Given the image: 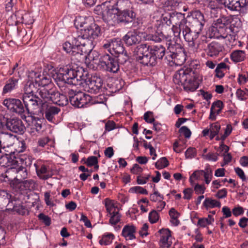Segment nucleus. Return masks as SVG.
<instances>
[{
  "instance_id": "43",
  "label": "nucleus",
  "mask_w": 248,
  "mask_h": 248,
  "mask_svg": "<svg viewBox=\"0 0 248 248\" xmlns=\"http://www.w3.org/2000/svg\"><path fill=\"white\" fill-rule=\"evenodd\" d=\"M114 235L112 233H108L104 235L101 240H99V244L101 245H108L110 244L114 239Z\"/></svg>"
},
{
  "instance_id": "17",
  "label": "nucleus",
  "mask_w": 248,
  "mask_h": 248,
  "mask_svg": "<svg viewBox=\"0 0 248 248\" xmlns=\"http://www.w3.org/2000/svg\"><path fill=\"white\" fill-rule=\"evenodd\" d=\"M223 46L218 42H212L207 45L205 49L207 55L210 57H216L222 51Z\"/></svg>"
},
{
  "instance_id": "26",
  "label": "nucleus",
  "mask_w": 248,
  "mask_h": 248,
  "mask_svg": "<svg viewBox=\"0 0 248 248\" xmlns=\"http://www.w3.org/2000/svg\"><path fill=\"white\" fill-rule=\"evenodd\" d=\"M158 232L161 234L160 242L162 247L169 248L170 244L168 243L169 238L171 236V232L168 229H162Z\"/></svg>"
},
{
  "instance_id": "62",
  "label": "nucleus",
  "mask_w": 248,
  "mask_h": 248,
  "mask_svg": "<svg viewBox=\"0 0 248 248\" xmlns=\"http://www.w3.org/2000/svg\"><path fill=\"white\" fill-rule=\"evenodd\" d=\"M193 190L191 188H187L183 190L184 194V199L189 200L191 198Z\"/></svg>"
},
{
  "instance_id": "40",
  "label": "nucleus",
  "mask_w": 248,
  "mask_h": 248,
  "mask_svg": "<svg viewBox=\"0 0 248 248\" xmlns=\"http://www.w3.org/2000/svg\"><path fill=\"white\" fill-rule=\"evenodd\" d=\"M219 29H220L219 27L216 26L214 25H212V26L210 27L209 29V34L208 38H219Z\"/></svg>"
},
{
  "instance_id": "45",
  "label": "nucleus",
  "mask_w": 248,
  "mask_h": 248,
  "mask_svg": "<svg viewBox=\"0 0 248 248\" xmlns=\"http://www.w3.org/2000/svg\"><path fill=\"white\" fill-rule=\"evenodd\" d=\"M117 55L115 57H116V60L118 61V64L119 65L124 64L129 59V56L126 51Z\"/></svg>"
},
{
  "instance_id": "33",
  "label": "nucleus",
  "mask_w": 248,
  "mask_h": 248,
  "mask_svg": "<svg viewBox=\"0 0 248 248\" xmlns=\"http://www.w3.org/2000/svg\"><path fill=\"white\" fill-rule=\"evenodd\" d=\"M245 57V53L243 50H234L231 54V59L235 62H238L244 61Z\"/></svg>"
},
{
  "instance_id": "12",
  "label": "nucleus",
  "mask_w": 248,
  "mask_h": 248,
  "mask_svg": "<svg viewBox=\"0 0 248 248\" xmlns=\"http://www.w3.org/2000/svg\"><path fill=\"white\" fill-rule=\"evenodd\" d=\"M117 61L116 57L113 55L105 53L101 55L99 65H100L104 70L115 73L119 70Z\"/></svg>"
},
{
  "instance_id": "60",
  "label": "nucleus",
  "mask_w": 248,
  "mask_h": 248,
  "mask_svg": "<svg viewBox=\"0 0 248 248\" xmlns=\"http://www.w3.org/2000/svg\"><path fill=\"white\" fill-rule=\"evenodd\" d=\"M153 112L151 111H147L144 114V119L148 123H153L155 122V120L152 116Z\"/></svg>"
},
{
  "instance_id": "37",
  "label": "nucleus",
  "mask_w": 248,
  "mask_h": 248,
  "mask_svg": "<svg viewBox=\"0 0 248 248\" xmlns=\"http://www.w3.org/2000/svg\"><path fill=\"white\" fill-rule=\"evenodd\" d=\"M220 129V125L218 123H213L210 124V139L212 140L216 136H217Z\"/></svg>"
},
{
  "instance_id": "19",
  "label": "nucleus",
  "mask_w": 248,
  "mask_h": 248,
  "mask_svg": "<svg viewBox=\"0 0 248 248\" xmlns=\"http://www.w3.org/2000/svg\"><path fill=\"white\" fill-rule=\"evenodd\" d=\"M123 40L127 46H131L139 43L140 37L136 32L129 31L123 37Z\"/></svg>"
},
{
  "instance_id": "63",
  "label": "nucleus",
  "mask_w": 248,
  "mask_h": 248,
  "mask_svg": "<svg viewBox=\"0 0 248 248\" xmlns=\"http://www.w3.org/2000/svg\"><path fill=\"white\" fill-rule=\"evenodd\" d=\"M227 191L225 188L219 190L215 195L216 197L218 199H223L227 196Z\"/></svg>"
},
{
  "instance_id": "7",
  "label": "nucleus",
  "mask_w": 248,
  "mask_h": 248,
  "mask_svg": "<svg viewBox=\"0 0 248 248\" xmlns=\"http://www.w3.org/2000/svg\"><path fill=\"white\" fill-rule=\"evenodd\" d=\"M0 124L2 127L5 126L8 130L17 134L22 135L26 130L23 122L18 118L2 116L0 118Z\"/></svg>"
},
{
  "instance_id": "36",
  "label": "nucleus",
  "mask_w": 248,
  "mask_h": 248,
  "mask_svg": "<svg viewBox=\"0 0 248 248\" xmlns=\"http://www.w3.org/2000/svg\"><path fill=\"white\" fill-rule=\"evenodd\" d=\"M45 121L44 119L33 117L32 119V128L35 129L36 131L40 132L42 128L43 122Z\"/></svg>"
},
{
  "instance_id": "32",
  "label": "nucleus",
  "mask_w": 248,
  "mask_h": 248,
  "mask_svg": "<svg viewBox=\"0 0 248 248\" xmlns=\"http://www.w3.org/2000/svg\"><path fill=\"white\" fill-rule=\"evenodd\" d=\"M11 198V195L6 190H0V208L2 209L5 207Z\"/></svg>"
},
{
  "instance_id": "54",
  "label": "nucleus",
  "mask_w": 248,
  "mask_h": 248,
  "mask_svg": "<svg viewBox=\"0 0 248 248\" xmlns=\"http://www.w3.org/2000/svg\"><path fill=\"white\" fill-rule=\"evenodd\" d=\"M197 155L196 150L195 148L189 147L185 152V157L186 159H192Z\"/></svg>"
},
{
  "instance_id": "8",
  "label": "nucleus",
  "mask_w": 248,
  "mask_h": 248,
  "mask_svg": "<svg viewBox=\"0 0 248 248\" xmlns=\"http://www.w3.org/2000/svg\"><path fill=\"white\" fill-rule=\"evenodd\" d=\"M68 95L70 103L77 108H83L95 103V101H93L92 97L90 95L82 92L75 93L71 90L69 91Z\"/></svg>"
},
{
  "instance_id": "27",
  "label": "nucleus",
  "mask_w": 248,
  "mask_h": 248,
  "mask_svg": "<svg viewBox=\"0 0 248 248\" xmlns=\"http://www.w3.org/2000/svg\"><path fill=\"white\" fill-rule=\"evenodd\" d=\"M35 183L33 180L31 179L23 180L20 182L16 183V185L13 186L15 189H19L20 190H26L27 189L33 188Z\"/></svg>"
},
{
  "instance_id": "64",
  "label": "nucleus",
  "mask_w": 248,
  "mask_h": 248,
  "mask_svg": "<svg viewBox=\"0 0 248 248\" xmlns=\"http://www.w3.org/2000/svg\"><path fill=\"white\" fill-rule=\"evenodd\" d=\"M116 128V124L112 121H108L105 124V130L108 131H111Z\"/></svg>"
},
{
  "instance_id": "22",
  "label": "nucleus",
  "mask_w": 248,
  "mask_h": 248,
  "mask_svg": "<svg viewBox=\"0 0 248 248\" xmlns=\"http://www.w3.org/2000/svg\"><path fill=\"white\" fill-rule=\"evenodd\" d=\"M51 102L58 106H64L68 104V100L66 95L55 90Z\"/></svg>"
},
{
  "instance_id": "28",
  "label": "nucleus",
  "mask_w": 248,
  "mask_h": 248,
  "mask_svg": "<svg viewBox=\"0 0 248 248\" xmlns=\"http://www.w3.org/2000/svg\"><path fill=\"white\" fill-rule=\"evenodd\" d=\"M167 37V35H166L162 31H158L154 34H147L145 39L148 41H153L155 43H158L161 42L164 39L166 40Z\"/></svg>"
},
{
  "instance_id": "5",
  "label": "nucleus",
  "mask_w": 248,
  "mask_h": 248,
  "mask_svg": "<svg viewBox=\"0 0 248 248\" xmlns=\"http://www.w3.org/2000/svg\"><path fill=\"white\" fill-rule=\"evenodd\" d=\"M85 71L82 67L75 68L70 65H66L60 68L58 73L53 75L54 78L59 82H62L69 85H81Z\"/></svg>"
},
{
  "instance_id": "2",
  "label": "nucleus",
  "mask_w": 248,
  "mask_h": 248,
  "mask_svg": "<svg viewBox=\"0 0 248 248\" xmlns=\"http://www.w3.org/2000/svg\"><path fill=\"white\" fill-rule=\"evenodd\" d=\"M134 53L137 62L144 66L153 67L163 59L166 54V50L162 45L141 44L135 47Z\"/></svg>"
},
{
  "instance_id": "52",
  "label": "nucleus",
  "mask_w": 248,
  "mask_h": 248,
  "mask_svg": "<svg viewBox=\"0 0 248 248\" xmlns=\"http://www.w3.org/2000/svg\"><path fill=\"white\" fill-rule=\"evenodd\" d=\"M0 163H1V161H3L5 162V164L2 166H10L16 164L17 163V161L14 159H12L11 157H9L8 156L2 157L0 159Z\"/></svg>"
},
{
  "instance_id": "44",
  "label": "nucleus",
  "mask_w": 248,
  "mask_h": 248,
  "mask_svg": "<svg viewBox=\"0 0 248 248\" xmlns=\"http://www.w3.org/2000/svg\"><path fill=\"white\" fill-rule=\"evenodd\" d=\"M133 19L130 21V23L131 24V27L136 29L140 28L143 24L142 18L140 17H136V14L135 13Z\"/></svg>"
},
{
  "instance_id": "18",
  "label": "nucleus",
  "mask_w": 248,
  "mask_h": 248,
  "mask_svg": "<svg viewBox=\"0 0 248 248\" xmlns=\"http://www.w3.org/2000/svg\"><path fill=\"white\" fill-rule=\"evenodd\" d=\"M16 140V136L8 132H0V141L4 149L12 146Z\"/></svg>"
},
{
  "instance_id": "39",
  "label": "nucleus",
  "mask_w": 248,
  "mask_h": 248,
  "mask_svg": "<svg viewBox=\"0 0 248 248\" xmlns=\"http://www.w3.org/2000/svg\"><path fill=\"white\" fill-rule=\"evenodd\" d=\"M232 32L231 27H220L219 30V38H226L228 35H231Z\"/></svg>"
},
{
  "instance_id": "9",
  "label": "nucleus",
  "mask_w": 248,
  "mask_h": 248,
  "mask_svg": "<svg viewBox=\"0 0 248 248\" xmlns=\"http://www.w3.org/2000/svg\"><path fill=\"white\" fill-rule=\"evenodd\" d=\"M88 73L85 71L84 78L82 80V84L86 85L87 91L91 93H97L102 91L104 80L100 76L94 75L91 78L87 77Z\"/></svg>"
},
{
  "instance_id": "61",
  "label": "nucleus",
  "mask_w": 248,
  "mask_h": 248,
  "mask_svg": "<svg viewBox=\"0 0 248 248\" xmlns=\"http://www.w3.org/2000/svg\"><path fill=\"white\" fill-rule=\"evenodd\" d=\"M205 190V187L203 185L197 184L194 186V190L197 195L203 194L204 193Z\"/></svg>"
},
{
  "instance_id": "48",
  "label": "nucleus",
  "mask_w": 248,
  "mask_h": 248,
  "mask_svg": "<svg viewBox=\"0 0 248 248\" xmlns=\"http://www.w3.org/2000/svg\"><path fill=\"white\" fill-rule=\"evenodd\" d=\"M110 215L111 216L109 222L111 225H116L120 221L121 215L118 211H113Z\"/></svg>"
},
{
  "instance_id": "23",
  "label": "nucleus",
  "mask_w": 248,
  "mask_h": 248,
  "mask_svg": "<svg viewBox=\"0 0 248 248\" xmlns=\"http://www.w3.org/2000/svg\"><path fill=\"white\" fill-rule=\"evenodd\" d=\"M111 55H117L122 53L125 51L122 42L119 39H113L112 40Z\"/></svg>"
},
{
  "instance_id": "38",
  "label": "nucleus",
  "mask_w": 248,
  "mask_h": 248,
  "mask_svg": "<svg viewBox=\"0 0 248 248\" xmlns=\"http://www.w3.org/2000/svg\"><path fill=\"white\" fill-rule=\"evenodd\" d=\"M35 86L34 83L31 81H28L25 84L24 87V93H21L20 95H31L34 94V90Z\"/></svg>"
},
{
  "instance_id": "20",
  "label": "nucleus",
  "mask_w": 248,
  "mask_h": 248,
  "mask_svg": "<svg viewBox=\"0 0 248 248\" xmlns=\"http://www.w3.org/2000/svg\"><path fill=\"white\" fill-rule=\"evenodd\" d=\"M32 167L35 168L37 175L40 179L46 180L51 177L52 174H49L46 166L42 165L39 168L38 165L34 163Z\"/></svg>"
},
{
  "instance_id": "31",
  "label": "nucleus",
  "mask_w": 248,
  "mask_h": 248,
  "mask_svg": "<svg viewBox=\"0 0 248 248\" xmlns=\"http://www.w3.org/2000/svg\"><path fill=\"white\" fill-rule=\"evenodd\" d=\"M170 59L171 62H173L176 64H182L186 60V55L184 49L182 50H181V51H178V53L173 56V57H171Z\"/></svg>"
},
{
  "instance_id": "58",
  "label": "nucleus",
  "mask_w": 248,
  "mask_h": 248,
  "mask_svg": "<svg viewBox=\"0 0 248 248\" xmlns=\"http://www.w3.org/2000/svg\"><path fill=\"white\" fill-rule=\"evenodd\" d=\"M179 132L183 134L186 138H189L191 135V132L186 126H182L179 130Z\"/></svg>"
},
{
  "instance_id": "35",
  "label": "nucleus",
  "mask_w": 248,
  "mask_h": 248,
  "mask_svg": "<svg viewBox=\"0 0 248 248\" xmlns=\"http://www.w3.org/2000/svg\"><path fill=\"white\" fill-rule=\"evenodd\" d=\"M18 80V79L14 78L10 79L3 88V93H5L12 90L15 88Z\"/></svg>"
},
{
  "instance_id": "55",
  "label": "nucleus",
  "mask_w": 248,
  "mask_h": 248,
  "mask_svg": "<svg viewBox=\"0 0 248 248\" xmlns=\"http://www.w3.org/2000/svg\"><path fill=\"white\" fill-rule=\"evenodd\" d=\"M38 217L46 226H48L51 224V218L48 216L40 213L38 215Z\"/></svg>"
},
{
  "instance_id": "53",
  "label": "nucleus",
  "mask_w": 248,
  "mask_h": 248,
  "mask_svg": "<svg viewBox=\"0 0 248 248\" xmlns=\"http://www.w3.org/2000/svg\"><path fill=\"white\" fill-rule=\"evenodd\" d=\"M159 218V216L157 212L155 210L152 211L149 214V220L152 224L156 223Z\"/></svg>"
},
{
  "instance_id": "4",
  "label": "nucleus",
  "mask_w": 248,
  "mask_h": 248,
  "mask_svg": "<svg viewBox=\"0 0 248 248\" xmlns=\"http://www.w3.org/2000/svg\"><path fill=\"white\" fill-rule=\"evenodd\" d=\"M202 80L196 71L191 68H181L173 76V82L182 86L187 92L195 91L199 87Z\"/></svg>"
},
{
  "instance_id": "59",
  "label": "nucleus",
  "mask_w": 248,
  "mask_h": 248,
  "mask_svg": "<svg viewBox=\"0 0 248 248\" xmlns=\"http://www.w3.org/2000/svg\"><path fill=\"white\" fill-rule=\"evenodd\" d=\"M34 22V19L31 17L29 14H26L24 16H22V23H24L26 25H31Z\"/></svg>"
},
{
  "instance_id": "14",
  "label": "nucleus",
  "mask_w": 248,
  "mask_h": 248,
  "mask_svg": "<svg viewBox=\"0 0 248 248\" xmlns=\"http://www.w3.org/2000/svg\"><path fill=\"white\" fill-rule=\"evenodd\" d=\"M171 37L167 35L166 37V45L167 46V50H166V58L170 61V58L173 57L175 54H177L179 51L184 49L182 46L176 42V41L171 40Z\"/></svg>"
},
{
  "instance_id": "3",
  "label": "nucleus",
  "mask_w": 248,
  "mask_h": 248,
  "mask_svg": "<svg viewBox=\"0 0 248 248\" xmlns=\"http://www.w3.org/2000/svg\"><path fill=\"white\" fill-rule=\"evenodd\" d=\"M127 2V0H120L115 5H104L102 12L103 20L110 25L118 23L129 24L134 17L135 12L124 7V4Z\"/></svg>"
},
{
  "instance_id": "16",
  "label": "nucleus",
  "mask_w": 248,
  "mask_h": 248,
  "mask_svg": "<svg viewBox=\"0 0 248 248\" xmlns=\"http://www.w3.org/2000/svg\"><path fill=\"white\" fill-rule=\"evenodd\" d=\"M12 171L16 173V176L14 178V180L11 183V185L13 186L16 185V183L20 182L27 177V170L23 166H19L18 168L11 167Z\"/></svg>"
},
{
  "instance_id": "24",
  "label": "nucleus",
  "mask_w": 248,
  "mask_h": 248,
  "mask_svg": "<svg viewBox=\"0 0 248 248\" xmlns=\"http://www.w3.org/2000/svg\"><path fill=\"white\" fill-rule=\"evenodd\" d=\"M55 90L43 89L39 91V94L41 98V100L45 104V107L47 106V103L51 102Z\"/></svg>"
},
{
  "instance_id": "30",
  "label": "nucleus",
  "mask_w": 248,
  "mask_h": 248,
  "mask_svg": "<svg viewBox=\"0 0 248 248\" xmlns=\"http://www.w3.org/2000/svg\"><path fill=\"white\" fill-rule=\"evenodd\" d=\"M202 205L206 210H208L215 207L220 208L221 203L219 201L213 199L212 198H206L203 202Z\"/></svg>"
},
{
  "instance_id": "42",
  "label": "nucleus",
  "mask_w": 248,
  "mask_h": 248,
  "mask_svg": "<svg viewBox=\"0 0 248 248\" xmlns=\"http://www.w3.org/2000/svg\"><path fill=\"white\" fill-rule=\"evenodd\" d=\"M169 162L166 157H161L155 163V167L157 169L160 170L167 167Z\"/></svg>"
},
{
  "instance_id": "6",
  "label": "nucleus",
  "mask_w": 248,
  "mask_h": 248,
  "mask_svg": "<svg viewBox=\"0 0 248 248\" xmlns=\"http://www.w3.org/2000/svg\"><path fill=\"white\" fill-rule=\"evenodd\" d=\"M176 17L181 22H185V24L197 29V31H202L205 23L203 14L200 11L196 10L191 13L190 16L186 18L185 15L181 13H177Z\"/></svg>"
},
{
  "instance_id": "10",
  "label": "nucleus",
  "mask_w": 248,
  "mask_h": 248,
  "mask_svg": "<svg viewBox=\"0 0 248 248\" xmlns=\"http://www.w3.org/2000/svg\"><path fill=\"white\" fill-rule=\"evenodd\" d=\"M19 98L24 104V108H26V112L28 114L33 113L34 110H36L39 105L41 106L42 110L45 108V104L36 94L20 95Z\"/></svg>"
},
{
  "instance_id": "1",
  "label": "nucleus",
  "mask_w": 248,
  "mask_h": 248,
  "mask_svg": "<svg viewBox=\"0 0 248 248\" xmlns=\"http://www.w3.org/2000/svg\"><path fill=\"white\" fill-rule=\"evenodd\" d=\"M75 25L80 31V35L74 37L72 43L65 42L63 49L71 55L74 63L82 62L87 58H92L91 53L93 49L92 39L100 34V28L94 22L90 23L88 19L81 17L75 20Z\"/></svg>"
},
{
  "instance_id": "51",
  "label": "nucleus",
  "mask_w": 248,
  "mask_h": 248,
  "mask_svg": "<svg viewBox=\"0 0 248 248\" xmlns=\"http://www.w3.org/2000/svg\"><path fill=\"white\" fill-rule=\"evenodd\" d=\"M236 95L239 100H246L247 99L246 96H248V90L245 89V90H242L241 89H238L236 91Z\"/></svg>"
},
{
  "instance_id": "34",
  "label": "nucleus",
  "mask_w": 248,
  "mask_h": 248,
  "mask_svg": "<svg viewBox=\"0 0 248 248\" xmlns=\"http://www.w3.org/2000/svg\"><path fill=\"white\" fill-rule=\"evenodd\" d=\"M48 141L49 139L46 137L39 139L37 141V147L33 148V152L34 153L40 152L42 150V148L48 143Z\"/></svg>"
},
{
  "instance_id": "13",
  "label": "nucleus",
  "mask_w": 248,
  "mask_h": 248,
  "mask_svg": "<svg viewBox=\"0 0 248 248\" xmlns=\"http://www.w3.org/2000/svg\"><path fill=\"white\" fill-rule=\"evenodd\" d=\"M3 104L11 112L20 116L22 118H23V117L26 118L25 113L26 112V109L24 108V104L20 98H10L5 99L3 101Z\"/></svg>"
},
{
  "instance_id": "50",
  "label": "nucleus",
  "mask_w": 248,
  "mask_h": 248,
  "mask_svg": "<svg viewBox=\"0 0 248 248\" xmlns=\"http://www.w3.org/2000/svg\"><path fill=\"white\" fill-rule=\"evenodd\" d=\"M129 192L130 193H136L144 195L148 194L147 190L140 186H136L131 187L129 189Z\"/></svg>"
},
{
  "instance_id": "25",
  "label": "nucleus",
  "mask_w": 248,
  "mask_h": 248,
  "mask_svg": "<svg viewBox=\"0 0 248 248\" xmlns=\"http://www.w3.org/2000/svg\"><path fill=\"white\" fill-rule=\"evenodd\" d=\"M45 114L46 118L49 122H52L54 118V116L58 114L60 111V109L57 107L52 106H46L44 108ZM44 110H43L44 111Z\"/></svg>"
},
{
  "instance_id": "47",
  "label": "nucleus",
  "mask_w": 248,
  "mask_h": 248,
  "mask_svg": "<svg viewBox=\"0 0 248 248\" xmlns=\"http://www.w3.org/2000/svg\"><path fill=\"white\" fill-rule=\"evenodd\" d=\"M209 41L208 37L206 35H202L200 37V40L198 41V43H196L197 45L196 48L198 49H205V44L208 43Z\"/></svg>"
},
{
  "instance_id": "56",
  "label": "nucleus",
  "mask_w": 248,
  "mask_h": 248,
  "mask_svg": "<svg viewBox=\"0 0 248 248\" xmlns=\"http://www.w3.org/2000/svg\"><path fill=\"white\" fill-rule=\"evenodd\" d=\"M105 205L106 208L107 212L109 214H112V210L114 208V205L112 202V201L109 200L108 198H106L105 200Z\"/></svg>"
},
{
  "instance_id": "49",
  "label": "nucleus",
  "mask_w": 248,
  "mask_h": 248,
  "mask_svg": "<svg viewBox=\"0 0 248 248\" xmlns=\"http://www.w3.org/2000/svg\"><path fill=\"white\" fill-rule=\"evenodd\" d=\"M202 175L204 177L205 183L209 184L213 177L212 170L210 169L207 168L203 170Z\"/></svg>"
},
{
  "instance_id": "15",
  "label": "nucleus",
  "mask_w": 248,
  "mask_h": 248,
  "mask_svg": "<svg viewBox=\"0 0 248 248\" xmlns=\"http://www.w3.org/2000/svg\"><path fill=\"white\" fill-rule=\"evenodd\" d=\"M231 11H240L246 6V0H216Z\"/></svg>"
},
{
  "instance_id": "57",
  "label": "nucleus",
  "mask_w": 248,
  "mask_h": 248,
  "mask_svg": "<svg viewBox=\"0 0 248 248\" xmlns=\"http://www.w3.org/2000/svg\"><path fill=\"white\" fill-rule=\"evenodd\" d=\"M85 163L88 167H91L96 164H98L97 157L95 156H90L87 158Z\"/></svg>"
},
{
  "instance_id": "46",
  "label": "nucleus",
  "mask_w": 248,
  "mask_h": 248,
  "mask_svg": "<svg viewBox=\"0 0 248 248\" xmlns=\"http://www.w3.org/2000/svg\"><path fill=\"white\" fill-rule=\"evenodd\" d=\"M39 80L37 82H39V85L43 87L48 85L51 82V78L49 76H45L44 75L40 76L38 77Z\"/></svg>"
},
{
  "instance_id": "11",
  "label": "nucleus",
  "mask_w": 248,
  "mask_h": 248,
  "mask_svg": "<svg viewBox=\"0 0 248 248\" xmlns=\"http://www.w3.org/2000/svg\"><path fill=\"white\" fill-rule=\"evenodd\" d=\"M180 26V30H182V34L185 40L189 44L191 47H195L196 44V40L199 37L201 31H197L192 27L185 24V22L178 21L175 23Z\"/></svg>"
},
{
  "instance_id": "29",
  "label": "nucleus",
  "mask_w": 248,
  "mask_h": 248,
  "mask_svg": "<svg viewBox=\"0 0 248 248\" xmlns=\"http://www.w3.org/2000/svg\"><path fill=\"white\" fill-rule=\"evenodd\" d=\"M136 232V227L134 225H125L122 230V235L125 238L129 237L132 240L136 238L134 233Z\"/></svg>"
},
{
  "instance_id": "41",
  "label": "nucleus",
  "mask_w": 248,
  "mask_h": 248,
  "mask_svg": "<svg viewBox=\"0 0 248 248\" xmlns=\"http://www.w3.org/2000/svg\"><path fill=\"white\" fill-rule=\"evenodd\" d=\"M176 15L173 16H171L170 14H166V15H162V24H166L167 25L170 26L172 24V20L175 21L176 19L178 20L176 17Z\"/></svg>"
},
{
  "instance_id": "21",
  "label": "nucleus",
  "mask_w": 248,
  "mask_h": 248,
  "mask_svg": "<svg viewBox=\"0 0 248 248\" xmlns=\"http://www.w3.org/2000/svg\"><path fill=\"white\" fill-rule=\"evenodd\" d=\"M5 211L16 212V213L22 216L28 215L29 213L28 209L21 203L19 201H15V203L12 208H6Z\"/></svg>"
}]
</instances>
